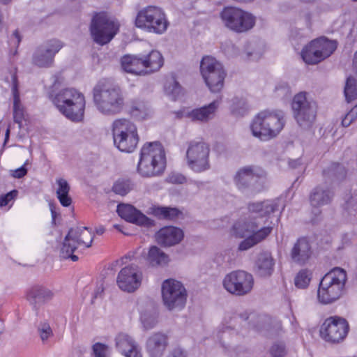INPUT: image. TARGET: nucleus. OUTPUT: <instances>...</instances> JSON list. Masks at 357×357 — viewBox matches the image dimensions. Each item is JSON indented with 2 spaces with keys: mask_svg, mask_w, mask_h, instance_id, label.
<instances>
[{
  "mask_svg": "<svg viewBox=\"0 0 357 357\" xmlns=\"http://www.w3.org/2000/svg\"><path fill=\"white\" fill-rule=\"evenodd\" d=\"M275 261L271 254L263 252L258 255L255 263L256 273L261 278H268L274 271Z\"/></svg>",
  "mask_w": 357,
  "mask_h": 357,
  "instance_id": "nucleus-29",
  "label": "nucleus"
},
{
  "mask_svg": "<svg viewBox=\"0 0 357 357\" xmlns=\"http://www.w3.org/2000/svg\"><path fill=\"white\" fill-rule=\"evenodd\" d=\"M273 227L267 226L260 228L259 231L245 237L238 245V250L245 251L248 250L266 238V237L271 233Z\"/></svg>",
  "mask_w": 357,
  "mask_h": 357,
  "instance_id": "nucleus-31",
  "label": "nucleus"
},
{
  "mask_svg": "<svg viewBox=\"0 0 357 357\" xmlns=\"http://www.w3.org/2000/svg\"><path fill=\"white\" fill-rule=\"evenodd\" d=\"M11 39H15V41H13L14 43H16L17 45H20V43L22 41V36L20 35L19 31L17 29L15 30L11 36Z\"/></svg>",
  "mask_w": 357,
  "mask_h": 357,
  "instance_id": "nucleus-60",
  "label": "nucleus"
},
{
  "mask_svg": "<svg viewBox=\"0 0 357 357\" xmlns=\"http://www.w3.org/2000/svg\"><path fill=\"white\" fill-rule=\"evenodd\" d=\"M137 133L136 126L126 119L115 120L112 124L113 137L125 136L126 135Z\"/></svg>",
  "mask_w": 357,
  "mask_h": 357,
  "instance_id": "nucleus-37",
  "label": "nucleus"
},
{
  "mask_svg": "<svg viewBox=\"0 0 357 357\" xmlns=\"http://www.w3.org/2000/svg\"><path fill=\"white\" fill-rule=\"evenodd\" d=\"M135 24L149 32L162 34L166 31L169 23L161 8L149 6L138 12Z\"/></svg>",
  "mask_w": 357,
  "mask_h": 357,
  "instance_id": "nucleus-8",
  "label": "nucleus"
},
{
  "mask_svg": "<svg viewBox=\"0 0 357 357\" xmlns=\"http://www.w3.org/2000/svg\"><path fill=\"white\" fill-rule=\"evenodd\" d=\"M284 204L281 199H268L259 202L250 203L248 206V211L252 214V218L268 217L271 213L277 211L281 212L284 209Z\"/></svg>",
  "mask_w": 357,
  "mask_h": 357,
  "instance_id": "nucleus-17",
  "label": "nucleus"
},
{
  "mask_svg": "<svg viewBox=\"0 0 357 357\" xmlns=\"http://www.w3.org/2000/svg\"><path fill=\"white\" fill-rule=\"evenodd\" d=\"M344 209L349 214L356 215L357 213V190H350L344 196Z\"/></svg>",
  "mask_w": 357,
  "mask_h": 357,
  "instance_id": "nucleus-43",
  "label": "nucleus"
},
{
  "mask_svg": "<svg viewBox=\"0 0 357 357\" xmlns=\"http://www.w3.org/2000/svg\"><path fill=\"white\" fill-rule=\"evenodd\" d=\"M149 213L159 220H175L182 212L176 207L153 206L149 208Z\"/></svg>",
  "mask_w": 357,
  "mask_h": 357,
  "instance_id": "nucleus-35",
  "label": "nucleus"
},
{
  "mask_svg": "<svg viewBox=\"0 0 357 357\" xmlns=\"http://www.w3.org/2000/svg\"><path fill=\"white\" fill-rule=\"evenodd\" d=\"M54 84L48 92V98L58 110L67 119L79 122L84 118L85 109L84 96L75 88H66L55 92L54 88L59 82V77L54 76Z\"/></svg>",
  "mask_w": 357,
  "mask_h": 357,
  "instance_id": "nucleus-1",
  "label": "nucleus"
},
{
  "mask_svg": "<svg viewBox=\"0 0 357 357\" xmlns=\"http://www.w3.org/2000/svg\"><path fill=\"white\" fill-rule=\"evenodd\" d=\"M200 72L211 92L217 93L222 90L227 73L219 61L212 56H204L200 63Z\"/></svg>",
  "mask_w": 357,
  "mask_h": 357,
  "instance_id": "nucleus-10",
  "label": "nucleus"
},
{
  "mask_svg": "<svg viewBox=\"0 0 357 357\" xmlns=\"http://www.w3.org/2000/svg\"><path fill=\"white\" fill-rule=\"evenodd\" d=\"M133 186L130 179L119 178L114 182L112 190L116 195L125 196L132 190Z\"/></svg>",
  "mask_w": 357,
  "mask_h": 357,
  "instance_id": "nucleus-46",
  "label": "nucleus"
},
{
  "mask_svg": "<svg viewBox=\"0 0 357 357\" xmlns=\"http://www.w3.org/2000/svg\"><path fill=\"white\" fill-rule=\"evenodd\" d=\"M346 115H349V119L354 121L357 118V105H355Z\"/></svg>",
  "mask_w": 357,
  "mask_h": 357,
  "instance_id": "nucleus-62",
  "label": "nucleus"
},
{
  "mask_svg": "<svg viewBox=\"0 0 357 357\" xmlns=\"http://www.w3.org/2000/svg\"><path fill=\"white\" fill-rule=\"evenodd\" d=\"M89 31L96 43L107 45L119 31V24L106 12H96L91 18Z\"/></svg>",
  "mask_w": 357,
  "mask_h": 357,
  "instance_id": "nucleus-6",
  "label": "nucleus"
},
{
  "mask_svg": "<svg viewBox=\"0 0 357 357\" xmlns=\"http://www.w3.org/2000/svg\"><path fill=\"white\" fill-rule=\"evenodd\" d=\"M59 50V46H39L33 54L32 63L39 68H50L54 63L55 54Z\"/></svg>",
  "mask_w": 357,
  "mask_h": 357,
  "instance_id": "nucleus-23",
  "label": "nucleus"
},
{
  "mask_svg": "<svg viewBox=\"0 0 357 357\" xmlns=\"http://www.w3.org/2000/svg\"><path fill=\"white\" fill-rule=\"evenodd\" d=\"M347 273L340 268H335L321 278L317 291L318 301L322 304H330L342 295Z\"/></svg>",
  "mask_w": 357,
  "mask_h": 357,
  "instance_id": "nucleus-5",
  "label": "nucleus"
},
{
  "mask_svg": "<svg viewBox=\"0 0 357 357\" xmlns=\"http://www.w3.org/2000/svg\"><path fill=\"white\" fill-rule=\"evenodd\" d=\"M306 45H337V42L335 40H330L323 36L307 42Z\"/></svg>",
  "mask_w": 357,
  "mask_h": 357,
  "instance_id": "nucleus-54",
  "label": "nucleus"
},
{
  "mask_svg": "<svg viewBox=\"0 0 357 357\" xmlns=\"http://www.w3.org/2000/svg\"><path fill=\"white\" fill-rule=\"evenodd\" d=\"M304 18L307 27H310L312 25V14L310 13H306L304 15Z\"/></svg>",
  "mask_w": 357,
  "mask_h": 357,
  "instance_id": "nucleus-64",
  "label": "nucleus"
},
{
  "mask_svg": "<svg viewBox=\"0 0 357 357\" xmlns=\"http://www.w3.org/2000/svg\"><path fill=\"white\" fill-rule=\"evenodd\" d=\"M27 173V169L24 165L20 167V168L13 171L11 175L14 178H21L24 177Z\"/></svg>",
  "mask_w": 357,
  "mask_h": 357,
  "instance_id": "nucleus-57",
  "label": "nucleus"
},
{
  "mask_svg": "<svg viewBox=\"0 0 357 357\" xmlns=\"http://www.w3.org/2000/svg\"><path fill=\"white\" fill-rule=\"evenodd\" d=\"M249 318V314L247 312H243L240 313H235L232 317H231L229 322V325L226 326L227 329H234L237 324H241L242 322H245Z\"/></svg>",
  "mask_w": 357,
  "mask_h": 357,
  "instance_id": "nucleus-51",
  "label": "nucleus"
},
{
  "mask_svg": "<svg viewBox=\"0 0 357 357\" xmlns=\"http://www.w3.org/2000/svg\"><path fill=\"white\" fill-rule=\"evenodd\" d=\"M107 350L108 346L105 344L97 342L93 345V351L95 357H107Z\"/></svg>",
  "mask_w": 357,
  "mask_h": 357,
  "instance_id": "nucleus-53",
  "label": "nucleus"
},
{
  "mask_svg": "<svg viewBox=\"0 0 357 357\" xmlns=\"http://www.w3.org/2000/svg\"><path fill=\"white\" fill-rule=\"evenodd\" d=\"M210 146L205 142L192 140L188 143L185 153L186 164L194 172L201 173L211 168Z\"/></svg>",
  "mask_w": 357,
  "mask_h": 357,
  "instance_id": "nucleus-9",
  "label": "nucleus"
},
{
  "mask_svg": "<svg viewBox=\"0 0 357 357\" xmlns=\"http://www.w3.org/2000/svg\"><path fill=\"white\" fill-rule=\"evenodd\" d=\"M259 225L260 222L250 214L248 218L239 220L234 224L232 234L236 238H243L259 231Z\"/></svg>",
  "mask_w": 357,
  "mask_h": 357,
  "instance_id": "nucleus-27",
  "label": "nucleus"
},
{
  "mask_svg": "<svg viewBox=\"0 0 357 357\" xmlns=\"http://www.w3.org/2000/svg\"><path fill=\"white\" fill-rule=\"evenodd\" d=\"M140 321L143 328L149 331L156 326L158 323V313L154 307L146 310L141 313Z\"/></svg>",
  "mask_w": 357,
  "mask_h": 357,
  "instance_id": "nucleus-40",
  "label": "nucleus"
},
{
  "mask_svg": "<svg viewBox=\"0 0 357 357\" xmlns=\"http://www.w3.org/2000/svg\"><path fill=\"white\" fill-rule=\"evenodd\" d=\"M312 278V273L307 269L300 271L294 279V284L296 287L305 289L310 284Z\"/></svg>",
  "mask_w": 357,
  "mask_h": 357,
  "instance_id": "nucleus-49",
  "label": "nucleus"
},
{
  "mask_svg": "<svg viewBox=\"0 0 357 357\" xmlns=\"http://www.w3.org/2000/svg\"><path fill=\"white\" fill-rule=\"evenodd\" d=\"M142 274L138 266L131 264L123 268L119 273L116 283L119 287L127 292H133L141 285Z\"/></svg>",
  "mask_w": 357,
  "mask_h": 357,
  "instance_id": "nucleus-15",
  "label": "nucleus"
},
{
  "mask_svg": "<svg viewBox=\"0 0 357 357\" xmlns=\"http://www.w3.org/2000/svg\"><path fill=\"white\" fill-rule=\"evenodd\" d=\"M183 236V230L174 226L164 227L155 234L158 243L163 247H171L179 243Z\"/></svg>",
  "mask_w": 357,
  "mask_h": 357,
  "instance_id": "nucleus-22",
  "label": "nucleus"
},
{
  "mask_svg": "<svg viewBox=\"0 0 357 357\" xmlns=\"http://www.w3.org/2000/svg\"><path fill=\"white\" fill-rule=\"evenodd\" d=\"M56 183L59 185L56 190L57 198L63 206L68 207L72 203V199L68 195L70 185L63 178L57 179Z\"/></svg>",
  "mask_w": 357,
  "mask_h": 357,
  "instance_id": "nucleus-41",
  "label": "nucleus"
},
{
  "mask_svg": "<svg viewBox=\"0 0 357 357\" xmlns=\"http://www.w3.org/2000/svg\"><path fill=\"white\" fill-rule=\"evenodd\" d=\"M126 357H142L140 351L137 349V344L134 349H130L123 354Z\"/></svg>",
  "mask_w": 357,
  "mask_h": 357,
  "instance_id": "nucleus-58",
  "label": "nucleus"
},
{
  "mask_svg": "<svg viewBox=\"0 0 357 357\" xmlns=\"http://www.w3.org/2000/svg\"><path fill=\"white\" fill-rule=\"evenodd\" d=\"M68 232L73 237V241L76 242L77 245H84L86 248L91 246L94 236L90 228L77 227L70 228Z\"/></svg>",
  "mask_w": 357,
  "mask_h": 357,
  "instance_id": "nucleus-32",
  "label": "nucleus"
},
{
  "mask_svg": "<svg viewBox=\"0 0 357 357\" xmlns=\"http://www.w3.org/2000/svg\"><path fill=\"white\" fill-rule=\"evenodd\" d=\"M169 344L168 335L163 332L153 333L146 340V351L149 357H162Z\"/></svg>",
  "mask_w": 357,
  "mask_h": 357,
  "instance_id": "nucleus-21",
  "label": "nucleus"
},
{
  "mask_svg": "<svg viewBox=\"0 0 357 357\" xmlns=\"http://www.w3.org/2000/svg\"><path fill=\"white\" fill-rule=\"evenodd\" d=\"M168 357H186L184 351L180 348L174 349Z\"/></svg>",
  "mask_w": 357,
  "mask_h": 357,
  "instance_id": "nucleus-59",
  "label": "nucleus"
},
{
  "mask_svg": "<svg viewBox=\"0 0 357 357\" xmlns=\"http://www.w3.org/2000/svg\"><path fill=\"white\" fill-rule=\"evenodd\" d=\"M17 190H13L6 195L0 197V206H6L8 204L9 202L13 199L17 195Z\"/></svg>",
  "mask_w": 357,
  "mask_h": 357,
  "instance_id": "nucleus-55",
  "label": "nucleus"
},
{
  "mask_svg": "<svg viewBox=\"0 0 357 357\" xmlns=\"http://www.w3.org/2000/svg\"><path fill=\"white\" fill-rule=\"evenodd\" d=\"M147 261L151 266H163L168 264L169 256L157 246L149 248Z\"/></svg>",
  "mask_w": 357,
  "mask_h": 357,
  "instance_id": "nucleus-38",
  "label": "nucleus"
},
{
  "mask_svg": "<svg viewBox=\"0 0 357 357\" xmlns=\"http://www.w3.org/2000/svg\"><path fill=\"white\" fill-rule=\"evenodd\" d=\"M334 188L328 182L320 183L312 189L309 194V202L313 208L330 205L335 197Z\"/></svg>",
  "mask_w": 357,
  "mask_h": 357,
  "instance_id": "nucleus-16",
  "label": "nucleus"
},
{
  "mask_svg": "<svg viewBox=\"0 0 357 357\" xmlns=\"http://www.w3.org/2000/svg\"><path fill=\"white\" fill-rule=\"evenodd\" d=\"M142 56L143 63H144L146 75L158 71L163 66L164 59L158 51L153 50L149 54Z\"/></svg>",
  "mask_w": 357,
  "mask_h": 357,
  "instance_id": "nucleus-33",
  "label": "nucleus"
},
{
  "mask_svg": "<svg viewBox=\"0 0 357 357\" xmlns=\"http://www.w3.org/2000/svg\"><path fill=\"white\" fill-rule=\"evenodd\" d=\"M147 104L142 100H132L130 103V114L137 120H143L149 115Z\"/></svg>",
  "mask_w": 357,
  "mask_h": 357,
  "instance_id": "nucleus-42",
  "label": "nucleus"
},
{
  "mask_svg": "<svg viewBox=\"0 0 357 357\" xmlns=\"http://www.w3.org/2000/svg\"><path fill=\"white\" fill-rule=\"evenodd\" d=\"M291 107L298 124L304 129L311 128L317 116V104L307 98L306 92H300L294 96Z\"/></svg>",
  "mask_w": 357,
  "mask_h": 357,
  "instance_id": "nucleus-11",
  "label": "nucleus"
},
{
  "mask_svg": "<svg viewBox=\"0 0 357 357\" xmlns=\"http://www.w3.org/2000/svg\"><path fill=\"white\" fill-rule=\"evenodd\" d=\"M220 100H215L207 105L187 112L185 117L194 122L206 123L213 119L219 107Z\"/></svg>",
  "mask_w": 357,
  "mask_h": 357,
  "instance_id": "nucleus-25",
  "label": "nucleus"
},
{
  "mask_svg": "<svg viewBox=\"0 0 357 357\" xmlns=\"http://www.w3.org/2000/svg\"><path fill=\"white\" fill-rule=\"evenodd\" d=\"M316 46H304L301 52L303 60L307 64H317L331 56L337 46H321V50L315 49Z\"/></svg>",
  "mask_w": 357,
  "mask_h": 357,
  "instance_id": "nucleus-24",
  "label": "nucleus"
},
{
  "mask_svg": "<svg viewBox=\"0 0 357 357\" xmlns=\"http://www.w3.org/2000/svg\"><path fill=\"white\" fill-rule=\"evenodd\" d=\"M114 146L122 152H132L139 142L137 133L113 137Z\"/></svg>",
  "mask_w": 357,
  "mask_h": 357,
  "instance_id": "nucleus-34",
  "label": "nucleus"
},
{
  "mask_svg": "<svg viewBox=\"0 0 357 357\" xmlns=\"http://www.w3.org/2000/svg\"><path fill=\"white\" fill-rule=\"evenodd\" d=\"M37 332L43 344H45L48 339L54 335L52 328L47 321L40 322L38 325Z\"/></svg>",
  "mask_w": 357,
  "mask_h": 357,
  "instance_id": "nucleus-50",
  "label": "nucleus"
},
{
  "mask_svg": "<svg viewBox=\"0 0 357 357\" xmlns=\"http://www.w3.org/2000/svg\"><path fill=\"white\" fill-rule=\"evenodd\" d=\"M17 72V68H10L9 69L10 77H6L5 79L8 82H11V89L13 95V119L14 121L19 124V127L21 128L22 121L24 119V111L20 104Z\"/></svg>",
  "mask_w": 357,
  "mask_h": 357,
  "instance_id": "nucleus-19",
  "label": "nucleus"
},
{
  "mask_svg": "<svg viewBox=\"0 0 357 357\" xmlns=\"http://www.w3.org/2000/svg\"><path fill=\"white\" fill-rule=\"evenodd\" d=\"M165 91L167 95L170 96L173 100H176L182 93V86L176 80L174 75H172L171 77L167 80L165 84Z\"/></svg>",
  "mask_w": 357,
  "mask_h": 357,
  "instance_id": "nucleus-44",
  "label": "nucleus"
},
{
  "mask_svg": "<svg viewBox=\"0 0 357 357\" xmlns=\"http://www.w3.org/2000/svg\"><path fill=\"white\" fill-rule=\"evenodd\" d=\"M222 284L229 293L241 296L252 291L254 278L252 274L245 271H234L225 275Z\"/></svg>",
  "mask_w": 357,
  "mask_h": 357,
  "instance_id": "nucleus-13",
  "label": "nucleus"
},
{
  "mask_svg": "<svg viewBox=\"0 0 357 357\" xmlns=\"http://www.w3.org/2000/svg\"><path fill=\"white\" fill-rule=\"evenodd\" d=\"M93 100L96 109L107 116L120 114L125 105L121 87L106 79H100L93 87Z\"/></svg>",
  "mask_w": 357,
  "mask_h": 357,
  "instance_id": "nucleus-2",
  "label": "nucleus"
},
{
  "mask_svg": "<svg viewBox=\"0 0 357 357\" xmlns=\"http://www.w3.org/2000/svg\"><path fill=\"white\" fill-rule=\"evenodd\" d=\"M259 169L253 166H248L241 169L235 176V183L242 191L250 188L261 176Z\"/></svg>",
  "mask_w": 357,
  "mask_h": 357,
  "instance_id": "nucleus-26",
  "label": "nucleus"
},
{
  "mask_svg": "<svg viewBox=\"0 0 357 357\" xmlns=\"http://www.w3.org/2000/svg\"><path fill=\"white\" fill-rule=\"evenodd\" d=\"M116 347L121 353L124 354L130 349H134L135 342L127 334L120 333L116 339Z\"/></svg>",
  "mask_w": 357,
  "mask_h": 357,
  "instance_id": "nucleus-45",
  "label": "nucleus"
},
{
  "mask_svg": "<svg viewBox=\"0 0 357 357\" xmlns=\"http://www.w3.org/2000/svg\"><path fill=\"white\" fill-rule=\"evenodd\" d=\"M162 298L165 306L168 310H180L185 305L187 291L181 282L174 279H167L162 284Z\"/></svg>",
  "mask_w": 357,
  "mask_h": 357,
  "instance_id": "nucleus-12",
  "label": "nucleus"
},
{
  "mask_svg": "<svg viewBox=\"0 0 357 357\" xmlns=\"http://www.w3.org/2000/svg\"><path fill=\"white\" fill-rule=\"evenodd\" d=\"M312 254L311 244L307 237H300L294 243L289 256L291 261L298 265H305Z\"/></svg>",
  "mask_w": 357,
  "mask_h": 357,
  "instance_id": "nucleus-20",
  "label": "nucleus"
},
{
  "mask_svg": "<svg viewBox=\"0 0 357 357\" xmlns=\"http://www.w3.org/2000/svg\"><path fill=\"white\" fill-rule=\"evenodd\" d=\"M116 212L121 218L127 222L146 227H151L154 225L153 220L146 216L130 204H119L117 206Z\"/></svg>",
  "mask_w": 357,
  "mask_h": 357,
  "instance_id": "nucleus-18",
  "label": "nucleus"
},
{
  "mask_svg": "<svg viewBox=\"0 0 357 357\" xmlns=\"http://www.w3.org/2000/svg\"><path fill=\"white\" fill-rule=\"evenodd\" d=\"M52 296L53 293L50 290L39 285L31 287L26 293V298L35 310Z\"/></svg>",
  "mask_w": 357,
  "mask_h": 357,
  "instance_id": "nucleus-30",
  "label": "nucleus"
},
{
  "mask_svg": "<svg viewBox=\"0 0 357 357\" xmlns=\"http://www.w3.org/2000/svg\"><path fill=\"white\" fill-rule=\"evenodd\" d=\"M241 57L244 60L257 61L264 53L263 46H243Z\"/></svg>",
  "mask_w": 357,
  "mask_h": 357,
  "instance_id": "nucleus-47",
  "label": "nucleus"
},
{
  "mask_svg": "<svg viewBox=\"0 0 357 357\" xmlns=\"http://www.w3.org/2000/svg\"><path fill=\"white\" fill-rule=\"evenodd\" d=\"M220 18L230 31L236 33H245L254 28L256 24V17L241 8L227 6L220 12Z\"/></svg>",
  "mask_w": 357,
  "mask_h": 357,
  "instance_id": "nucleus-7",
  "label": "nucleus"
},
{
  "mask_svg": "<svg viewBox=\"0 0 357 357\" xmlns=\"http://www.w3.org/2000/svg\"><path fill=\"white\" fill-rule=\"evenodd\" d=\"M121 65L126 73L135 75H146L142 55H125L121 59Z\"/></svg>",
  "mask_w": 357,
  "mask_h": 357,
  "instance_id": "nucleus-28",
  "label": "nucleus"
},
{
  "mask_svg": "<svg viewBox=\"0 0 357 357\" xmlns=\"http://www.w3.org/2000/svg\"><path fill=\"white\" fill-rule=\"evenodd\" d=\"M284 126L282 112H259L253 119L250 128L253 136L261 141H268L275 137Z\"/></svg>",
  "mask_w": 357,
  "mask_h": 357,
  "instance_id": "nucleus-4",
  "label": "nucleus"
},
{
  "mask_svg": "<svg viewBox=\"0 0 357 357\" xmlns=\"http://www.w3.org/2000/svg\"><path fill=\"white\" fill-rule=\"evenodd\" d=\"M77 245L76 242L73 241L72 236H70V233L68 232L60 250V257L64 259H70L73 261H77L78 257L73 253Z\"/></svg>",
  "mask_w": 357,
  "mask_h": 357,
  "instance_id": "nucleus-39",
  "label": "nucleus"
},
{
  "mask_svg": "<svg viewBox=\"0 0 357 357\" xmlns=\"http://www.w3.org/2000/svg\"><path fill=\"white\" fill-rule=\"evenodd\" d=\"M166 167L165 153L158 142H149L143 146L140 152L137 172L143 177L161 175Z\"/></svg>",
  "mask_w": 357,
  "mask_h": 357,
  "instance_id": "nucleus-3",
  "label": "nucleus"
},
{
  "mask_svg": "<svg viewBox=\"0 0 357 357\" xmlns=\"http://www.w3.org/2000/svg\"><path fill=\"white\" fill-rule=\"evenodd\" d=\"M349 330L347 321L340 317H330L322 324L320 335L326 342L339 343L342 341Z\"/></svg>",
  "mask_w": 357,
  "mask_h": 357,
  "instance_id": "nucleus-14",
  "label": "nucleus"
},
{
  "mask_svg": "<svg viewBox=\"0 0 357 357\" xmlns=\"http://www.w3.org/2000/svg\"><path fill=\"white\" fill-rule=\"evenodd\" d=\"M270 353L274 357H284L286 354L285 345L282 342H276L272 345Z\"/></svg>",
  "mask_w": 357,
  "mask_h": 357,
  "instance_id": "nucleus-52",
  "label": "nucleus"
},
{
  "mask_svg": "<svg viewBox=\"0 0 357 357\" xmlns=\"http://www.w3.org/2000/svg\"><path fill=\"white\" fill-rule=\"evenodd\" d=\"M50 211H51V214H52V223L55 224L56 218L57 215H59V213H57V212L56 211V208L52 203L50 204Z\"/></svg>",
  "mask_w": 357,
  "mask_h": 357,
  "instance_id": "nucleus-63",
  "label": "nucleus"
},
{
  "mask_svg": "<svg viewBox=\"0 0 357 357\" xmlns=\"http://www.w3.org/2000/svg\"><path fill=\"white\" fill-rule=\"evenodd\" d=\"M347 171L345 167L339 163L333 162L326 169L323 170V176L327 182L330 181V184L340 181L345 178Z\"/></svg>",
  "mask_w": 357,
  "mask_h": 357,
  "instance_id": "nucleus-36",
  "label": "nucleus"
},
{
  "mask_svg": "<svg viewBox=\"0 0 357 357\" xmlns=\"http://www.w3.org/2000/svg\"><path fill=\"white\" fill-rule=\"evenodd\" d=\"M302 165L301 160L300 158L296 160H291L289 162V165L292 169H297Z\"/></svg>",
  "mask_w": 357,
  "mask_h": 357,
  "instance_id": "nucleus-61",
  "label": "nucleus"
},
{
  "mask_svg": "<svg viewBox=\"0 0 357 357\" xmlns=\"http://www.w3.org/2000/svg\"><path fill=\"white\" fill-rule=\"evenodd\" d=\"M344 93L348 102L357 98V82L354 77H349L347 79Z\"/></svg>",
  "mask_w": 357,
  "mask_h": 357,
  "instance_id": "nucleus-48",
  "label": "nucleus"
},
{
  "mask_svg": "<svg viewBox=\"0 0 357 357\" xmlns=\"http://www.w3.org/2000/svg\"><path fill=\"white\" fill-rule=\"evenodd\" d=\"M168 180L174 184H183L186 182V178L181 174L176 173L169 175Z\"/></svg>",
  "mask_w": 357,
  "mask_h": 357,
  "instance_id": "nucleus-56",
  "label": "nucleus"
}]
</instances>
